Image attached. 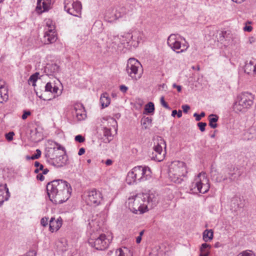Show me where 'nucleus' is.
I'll list each match as a JSON object with an SVG mask.
<instances>
[{
	"instance_id": "f257e3e1",
	"label": "nucleus",
	"mask_w": 256,
	"mask_h": 256,
	"mask_svg": "<svg viewBox=\"0 0 256 256\" xmlns=\"http://www.w3.org/2000/svg\"><path fill=\"white\" fill-rule=\"evenodd\" d=\"M46 190L50 200L55 204L66 202L70 195L68 183L60 180H54L48 183Z\"/></svg>"
},
{
	"instance_id": "f03ea898",
	"label": "nucleus",
	"mask_w": 256,
	"mask_h": 256,
	"mask_svg": "<svg viewBox=\"0 0 256 256\" xmlns=\"http://www.w3.org/2000/svg\"><path fill=\"white\" fill-rule=\"evenodd\" d=\"M186 173V166L182 162L174 161L169 166L168 177L174 183H181Z\"/></svg>"
},
{
	"instance_id": "7ed1b4c3",
	"label": "nucleus",
	"mask_w": 256,
	"mask_h": 256,
	"mask_svg": "<svg viewBox=\"0 0 256 256\" xmlns=\"http://www.w3.org/2000/svg\"><path fill=\"white\" fill-rule=\"evenodd\" d=\"M151 171L148 167L138 166L134 168L127 174L126 182L131 184L137 182L146 180L150 177Z\"/></svg>"
},
{
	"instance_id": "20e7f679",
	"label": "nucleus",
	"mask_w": 256,
	"mask_h": 256,
	"mask_svg": "<svg viewBox=\"0 0 256 256\" xmlns=\"http://www.w3.org/2000/svg\"><path fill=\"white\" fill-rule=\"evenodd\" d=\"M126 205L134 214H142L148 211L147 206L144 204V198L141 193L130 197L126 202Z\"/></svg>"
},
{
	"instance_id": "39448f33",
	"label": "nucleus",
	"mask_w": 256,
	"mask_h": 256,
	"mask_svg": "<svg viewBox=\"0 0 256 256\" xmlns=\"http://www.w3.org/2000/svg\"><path fill=\"white\" fill-rule=\"evenodd\" d=\"M60 85L61 84L58 80L53 82H48L45 86L44 91L40 95H38V92L36 94L40 98L44 100H50L62 94V90L59 88Z\"/></svg>"
},
{
	"instance_id": "423d86ee",
	"label": "nucleus",
	"mask_w": 256,
	"mask_h": 256,
	"mask_svg": "<svg viewBox=\"0 0 256 256\" xmlns=\"http://www.w3.org/2000/svg\"><path fill=\"white\" fill-rule=\"evenodd\" d=\"M210 188L209 180L204 172L200 173L194 178L191 185L192 192L204 194Z\"/></svg>"
},
{
	"instance_id": "0eeeda50",
	"label": "nucleus",
	"mask_w": 256,
	"mask_h": 256,
	"mask_svg": "<svg viewBox=\"0 0 256 256\" xmlns=\"http://www.w3.org/2000/svg\"><path fill=\"white\" fill-rule=\"evenodd\" d=\"M254 97L249 92H244L238 97V101L234 106V110L236 112H244L250 108L253 104Z\"/></svg>"
},
{
	"instance_id": "6e6552de",
	"label": "nucleus",
	"mask_w": 256,
	"mask_h": 256,
	"mask_svg": "<svg viewBox=\"0 0 256 256\" xmlns=\"http://www.w3.org/2000/svg\"><path fill=\"white\" fill-rule=\"evenodd\" d=\"M88 242L96 250H104L108 246L110 242L104 234L96 232L90 234Z\"/></svg>"
},
{
	"instance_id": "1a4fd4ad",
	"label": "nucleus",
	"mask_w": 256,
	"mask_h": 256,
	"mask_svg": "<svg viewBox=\"0 0 256 256\" xmlns=\"http://www.w3.org/2000/svg\"><path fill=\"white\" fill-rule=\"evenodd\" d=\"M126 71L132 80H137L140 78L142 74V66L140 63L134 58L128 59Z\"/></svg>"
},
{
	"instance_id": "9d476101",
	"label": "nucleus",
	"mask_w": 256,
	"mask_h": 256,
	"mask_svg": "<svg viewBox=\"0 0 256 256\" xmlns=\"http://www.w3.org/2000/svg\"><path fill=\"white\" fill-rule=\"evenodd\" d=\"M166 142L161 137L158 138L154 143V151L150 156V158L158 162L162 161L166 154Z\"/></svg>"
},
{
	"instance_id": "9b49d317",
	"label": "nucleus",
	"mask_w": 256,
	"mask_h": 256,
	"mask_svg": "<svg viewBox=\"0 0 256 256\" xmlns=\"http://www.w3.org/2000/svg\"><path fill=\"white\" fill-rule=\"evenodd\" d=\"M48 156L52 160V164L57 167L64 166L66 162L64 148L60 146L57 145V147L54 148L52 149V156L48 155Z\"/></svg>"
},
{
	"instance_id": "f8f14e48",
	"label": "nucleus",
	"mask_w": 256,
	"mask_h": 256,
	"mask_svg": "<svg viewBox=\"0 0 256 256\" xmlns=\"http://www.w3.org/2000/svg\"><path fill=\"white\" fill-rule=\"evenodd\" d=\"M144 198V202L147 206V210L155 207L158 203L160 197L158 194L154 191L148 190L141 193Z\"/></svg>"
},
{
	"instance_id": "ddd939ff",
	"label": "nucleus",
	"mask_w": 256,
	"mask_h": 256,
	"mask_svg": "<svg viewBox=\"0 0 256 256\" xmlns=\"http://www.w3.org/2000/svg\"><path fill=\"white\" fill-rule=\"evenodd\" d=\"M64 10L68 14L79 17L81 14L82 4L80 2L73 0H64Z\"/></svg>"
},
{
	"instance_id": "4468645a",
	"label": "nucleus",
	"mask_w": 256,
	"mask_h": 256,
	"mask_svg": "<svg viewBox=\"0 0 256 256\" xmlns=\"http://www.w3.org/2000/svg\"><path fill=\"white\" fill-rule=\"evenodd\" d=\"M102 198L103 196L102 192L99 190L94 189L88 192L86 202L89 205L97 206L100 204Z\"/></svg>"
},
{
	"instance_id": "2eb2a0df",
	"label": "nucleus",
	"mask_w": 256,
	"mask_h": 256,
	"mask_svg": "<svg viewBox=\"0 0 256 256\" xmlns=\"http://www.w3.org/2000/svg\"><path fill=\"white\" fill-rule=\"evenodd\" d=\"M55 27L52 26L51 29H48L45 32L44 36V42L45 44L53 43L57 40L56 34L54 31Z\"/></svg>"
},
{
	"instance_id": "dca6fc26",
	"label": "nucleus",
	"mask_w": 256,
	"mask_h": 256,
	"mask_svg": "<svg viewBox=\"0 0 256 256\" xmlns=\"http://www.w3.org/2000/svg\"><path fill=\"white\" fill-rule=\"evenodd\" d=\"M226 173L228 174V180L230 182L238 180L242 174L241 172L237 168H226Z\"/></svg>"
},
{
	"instance_id": "f3484780",
	"label": "nucleus",
	"mask_w": 256,
	"mask_h": 256,
	"mask_svg": "<svg viewBox=\"0 0 256 256\" xmlns=\"http://www.w3.org/2000/svg\"><path fill=\"white\" fill-rule=\"evenodd\" d=\"M50 8V3L48 0H37L36 10L38 14L48 10Z\"/></svg>"
},
{
	"instance_id": "a211bd4d",
	"label": "nucleus",
	"mask_w": 256,
	"mask_h": 256,
	"mask_svg": "<svg viewBox=\"0 0 256 256\" xmlns=\"http://www.w3.org/2000/svg\"><path fill=\"white\" fill-rule=\"evenodd\" d=\"M75 115L78 120H82L86 118V114L83 106L80 104H76L74 105Z\"/></svg>"
},
{
	"instance_id": "6ab92c4d",
	"label": "nucleus",
	"mask_w": 256,
	"mask_h": 256,
	"mask_svg": "<svg viewBox=\"0 0 256 256\" xmlns=\"http://www.w3.org/2000/svg\"><path fill=\"white\" fill-rule=\"evenodd\" d=\"M10 196L8 189L7 188L6 184H0V206L3 202L7 200Z\"/></svg>"
},
{
	"instance_id": "aec40b11",
	"label": "nucleus",
	"mask_w": 256,
	"mask_h": 256,
	"mask_svg": "<svg viewBox=\"0 0 256 256\" xmlns=\"http://www.w3.org/2000/svg\"><path fill=\"white\" fill-rule=\"evenodd\" d=\"M102 124L104 126L108 128H112L113 129L114 134H116L118 130V124L116 120L112 117H108L106 118H104Z\"/></svg>"
},
{
	"instance_id": "412c9836",
	"label": "nucleus",
	"mask_w": 256,
	"mask_h": 256,
	"mask_svg": "<svg viewBox=\"0 0 256 256\" xmlns=\"http://www.w3.org/2000/svg\"><path fill=\"white\" fill-rule=\"evenodd\" d=\"M211 177L213 180L218 182L228 180L226 175L224 176L223 172H218L216 170H212Z\"/></svg>"
},
{
	"instance_id": "4be33fe9",
	"label": "nucleus",
	"mask_w": 256,
	"mask_h": 256,
	"mask_svg": "<svg viewBox=\"0 0 256 256\" xmlns=\"http://www.w3.org/2000/svg\"><path fill=\"white\" fill-rule=\"evenodd\" d=\"M62 221L61 219L56 220L54 218H51L50 221V230L52 232L57 231L61 227Z\"/></svg>"
},
{
	"instance_id": "5701e85b",
	"label": "nucleus",
	"mask_w": 256,
	"mask_h": 256,
	"mask_svg": "<svg viewBox=\"0 0 256 256\" xmlns=\"http://www.w3.org/2000/svg\"><path fill=\"white\" fill-rule=\"evenodd\" d=\"M100 102L102 108L108 106L110 102V98L107 93H104L101 96Z\"/></svg>"
},
{
	"instance_id": "b1692460",
	"label": "nucleus",
	"mask_w": 256,
	"mask_h": 256,
	"mask_svg": "<svg viewBox=\"0 0 256 256\" xmlns=\"http://www.w3.org/2000/svg\"><path fill=\"white\" fill-rule=\"evenodd\" d=\"M210 248L211 246L210 244L206 243L202 244L200 248V256H208Z\"/></svg>"
},
{
	"instance_id": "393cba45",
	"label": "nucleus",
	"mask_w": 256,
	"mask_h": 256,
	"mask_svg": "<svg viewBox=\"0 0 256 256\" xmlns=\"http://www.w3.org/2000/svg\"><path fill=\"white\" fill-rule=\"evenodd\" d=\"M254 60L246 62L244 67V70L248 74H253L254 68Z\"/></svg>"
},
{
	"instance_id": "a878e982",
	"label": "nucleus",
	"mask_w": 256,
	"mask_h": 256,
	"mask_svg": "<svg viewBox=\"0 0 256 256\" xmlns=\"http://www.w3.org/2000/svg\"><path fill=\"white\" fill-rule=\"evenodd\" d=\"M112 132H114L112 128H108L107 126L104 127V136L106 137L108 142H110L112 138Z\"/></svg>"
},
{
	"instance_id": "bb28decb",
	"label": "nucleus",
	"mask_w": 256,
	"mask_h": 256,
	"mask_svg": "<svg viewBox=\"0 0 256 256\" xmlns=\"http://www.w3.org/2000/svg\"><path fill=\"white\" fill-rule=\"evenodd\" d=\"M218 117L214 114H211L209 116L208 120H209V125L212 128H214L217 127L216 122L218 120Z\"/></svg>"
},
{
	"instance_id": "cd10ccee",
	"label": "nucleus",
	"mask_w": 256,
	"mask_h": 256,
	"mask_svg": "<svg viewBox=\"0 0 256 256\" xmlns=\"http://www.w3.org/2000/svg\"><path fill=\"white\" fill-rule=\"evenodd\" d=\"M213 238V231L212 230H206L203 232V240L207 242Z\"/></svg>"
},
{
	"instance_id": "c85d7f7f",
	"label": "nucleus",
	"mask_w": 256,
	"mask_h": 256,
	"mask_svg": "<svg viewBox=\"0 0 256 256\" xmlns=\"http://www.w3.org/2000/svg\"><path fill=\"white\" fill-rule=\"evenodd\" d=\"M8 99V89L0 90V102H6Z\"/></svg>"
},
{
	"instance_id": "c756f323",
	"label": "nucleus",
	"mask_w": 256,
	"mask_h": 256,
	"mask_svg": "<svg viewBox=\"0 0 256 256\" xmlns=\"http://www.w3.org/2000/svg\"><path fill=\"white\" fill-rule=\"evenodd\" d=\"M152 119L151 118L146 117L143 118L142 119L141 123L142 127L144 129H147L148 127L151 124Z\"/></svg>"
},
{
	"instance_id": "7c9ffc66",
	"label": "nucleus",
	"mask_w": 256,
	"mask_h": 256,
	"mask_svg": "<svg viewBox=\"0 0 256 256\" xmlns=\"http://www.w3.org/2000/svg\"><path fill=\"white\" fill-rule=\"evenodd\" d=\"M144 110L146 114L153 113L154 110V104L152 102H149L146 105Z\"/></svg>"
},
{
	"instance_id": "2f4dec72",
	"label": "nucleus",
	"mask_w": 256,
	"mask_h": 256,
	"mask_svg": "<svg viewBox=\"0 0 256 256\" xmlns=\"http://www.w3.org/2000/svg\"><path fill=\"white\" fill-rule=\"evenodd\" d=\"M172 49L174 51H176L177 53H180V52H183L184 50H182L180 51H176L178 50L181 48V43L179 41L176 42L174 45H172L170 46ZM188 48V46L186 47L185 50Z\"/></svg>"
},
{
	"instance_id": "473e14b6",
	"label": "nucleus",
	"mask_w": 256,
	"mask_h": 256,
	"mask_svg": "<svg viewBox=\"0 0 256 256\" xmlns=\"http://www.w3.org/2000/svg\"><path fill=\"white\" fill-rule=\"evenodd\" d=\"M178 40H176V36L174 34H170L168 38V44L169 46L174 45Z\"/></svg>"
},
{
	"instance_id": "72a5a7b5",
	"label": "nucleus",
	"mask_w": 256,
	"mask_h": 256,
	"mask_svg": "<svg viewBox=\"0 0 256 256\" xmlns=\"http://www.w3.org/2000/svg\"><path fill=\"white\" fill-rule=\"evenodd\" d=\"M38 74L35 73L34 74L32 75L28 80V83L29 84H32L33 86H36V82L38 80Z\"/></svg>"
},
{
	"instance_id": "f704fd0d",
	"label": "nucleus",
	"mask_w": 256,
	"mask_h": 256,
	"mask_svg": "<svg viewBox=\"0 0 256 256\" xmlns=\"http://www.w3.org/2000/svg\"><path fill=\"white\" fill-rule=\"evenodd\" d=\"M50 70L51 72L54 73L58 70V66L56 64H52L48 65L46 68V70Z\"/></svg>"
},
{
	"instance_id": "c9c22d12",
	"label": "nucleus",
	"mask_w": 256,
	"mask_h": 256,
	"mask_svg": "<svg viewBox=\"0 0 256 256\" xmlns=\"http://www.w3.org/2000/svg\"><path fill=\"white\" fill-rule=\"evenodd\" d=\"M128 250L127 248H119L117 250V254L118 256H127V252Z\"/></svg>"
},
{
	"instance_id": "e433bc0d",
	"label": "nucleus",
	"mask_w": 256,
	"mask_h": 256,
	"mask_svg": "<svg viewBox=\"0 0 256 256\" xmlns=\"http://www.w3.org/2000/svg\"><path fill=\"white\" fill-rule=\"evenodd\" d=\"M41 155V152L40 150L37 149L36 150V154H33L31 157H27L28 159L35 160L38 158Z\"/></svg>"
},
{
	"instance_id": "4c0bfd02",
	"label": "nucleus",
	"mask_w": 256,
	"mask_h": 256,
	"mask_svg": "<svg viewBox=\"0 0 256 256\" xmlns=\"http://www.w3.org/2000/svg\"><path fill=\"white\" fill-rule=\"evenodd\" d=\"M205 113L204 112H202L200 114H198L196 113L194 114V116L196 118V121H200L202 117L204 116Z\"/></svg>"
},
{
	"instance_id": "58836bf2",
	"label": "nucleus",
	"mask_w": 256,
	"mask_h": 256,
	"mask_svg": "<svg viewBox=\"0 0 256 256\" xmlns=\"http://www.w3.org/2000/svg\"><path fill=\"white\" fill-rule=\"evenodd\" d=\"M160 104L165 108L168 110L170 109V107L168 106V104L165 102L164 96H162L160 98Z\"/></svg>"
},
{
	"instance_id": "ea45409f",
	"label": "nucleus",
	"mask_w": 256,
	"mask_h": 256,
	"mask_svg": "<svg viewBox=\"0 0 256 256\" xmlns=\"http://www.w3.org/2000/svg\"><path fill=\"white\" fill-rule=\"evenodd\" d=\"M198 126L201 132H204L205 130V127L206 126V122H200L198 124Z\"/></svg>"
},
{
	"instance_id": "a19ab883",
	"label": "nucleus",
	"mask_w": 256,
	"mask_h": 256,
	"mask_svg": "<svg viewBox=\"0 0 256 256\" xmlns=\"http://www.w3.org/2000/svg\"><path fill=\"white\" fill-rule=\"evenodd\" d=\"M75 140L79 142H83L84 141V138L81 135H78L75 137Z\"/></svg>"
},
{
	"instance_id": "79ce46f5",
	"label": "nucleus",
	"mask_w": 256,
	"mask_h": 256,
	"mask_svg": "<svg viewBox=\"0 0 256 256\" xmlns=\"http://www.w3.org/2000/svg\"><path fill=\"white\" fill-rule=\"evenodd\" d=\"M14 135V132H10L6 134V138L8 140L10 141L13 139V136Z\"/></svg>"
},
{
	"instance_id": "37998d69",
	"label": "nucleus",
	"mask_w": 256,
	"mask_h": 256,
	"mask_svg": "<svg viewBox=\"0 0 256 256\" xmlns=\"http://www.w3.org/2000/svg\"><path fill=\"white\" fill-rule=\"evenodd\" d=\"M48 218H43L40 220V224L42 226H46L48 224Z\"/></svg>"
},
{
	"instance_id": "c03bdc74",
	"label": "nucleus",
	"mask_w": 256,
	"mask_h": 256,
	"mask_svg": "<svg viewBox=\"0 0 256 256\" xmlns=\"http://www.w3.org/2000/svg\"><path fill=\"white\" fill-rule=\"evenodd\" d=\"M238 256H252V254L250 252H248L246 251L243 252L239 254Z\"/></svg>"
},
{
	"instance_id": "a18cd8bd",
	"label": "nucleus",
	"mask_w": 256,
	"mask_h": 256,
	"mask_svg": "<svg viewBox=\"0 0 256 256\" xmlns=\"http://www.w3.org/2000/svg\"><path fill=\"white\" fill-rule=\"evenodd\" d=\"M46 26L48 28V29H51L52 26H54L52 22L50 20H48L46 22Z\"/></svg>"
},
{
	"instance_id": "49530a36",
	"label": "nucleus",
	"mask_w": 256,
	"mask_h": 256,
	"mask_svg": "<svg viewBox=\"0 0 256 256\" xmlns=\"http://www.w3.org/2000/svg\"><path fill=\"white\" fill-rule=\"evenodd\" d=\"M30 114V112L29 111H24L23 114L22 115V118L23 120H26L28 116Z\"/></svg>"
},
{
	"instance_id": "de8ad7c7",
	"label": "nucleus",
	"mask_w": 256,
	"mask_h": 256,
	"mask_svg": "<svg viewBox=\"0 0 256 256\" xmlns=\"http://www.w3.org/2000/svg\"><path fill=\"white\" fill-rule=\"evenodd\" d=\"M1 89H8L6 86L5 82L2 80H0V90Z\"/></svg>"
},
{
	"instance_id": "09e8293b",
	"label": "nucleus",
	"mask_w": 256,
	"mask_h": 256,
	"mask_svg": "<svg viewBox=\"0 0 256 256\" xmlns=\"http://www.w3.org/2000/svg\"><path fill=\"white\" fill-rule=\"evenodd\" d=\"M182 108L184 112L186 113L190 109V107L188 105H183L182 106Z\"/></svg>"
},
{
	"instance_id": "8fccbe9b",
	"label": "nucleus",
	"mask_w": 256,
	"mask_h": 256,
	"mask_svg": "<svg viewBox=\"0 0 256 256\" xmlns=\"http://www.w3.org/2000/svg\"><path fill=\"white\" fill-rule=\"evenodd\" d=\"M26 256H36V252L35 250H31L28 252Z\"/></svg>"
},
{
	"instance_id": "3c124183",
	"label": "nucleus",
	"mask_w": 256,
	"mask_h": 256,
	"mask_svg": "<svg viewBox=\"0 0 256 256\" xmlns=\"http://www.w3.org/2000/svg\"><path fill=\"white\" fill-rule=\"evenodd\" d=\"M252 30V26H246L244 28V31H247V32H250Z\"/></svg>"
},
{
	"instance_id": "603ef678",
	"label": "nucleus",
	"mask_w": 256,
	"mask_h": 256,
	"mask_svg": "<svg viewBox=\"0 0 256 256\" xmlns=\"http://www.w3.org/2000/svg\"><path fill=\"white\" fill-rule=\"evenodd\" d=\"M36 178L38 180H40V181H42L44 180V176H43L42 174H39L37 175Z\"/></svg>"
},
{
	"instance_id": "864d4df0",
	"label": "nucleus",
	"mask_w": 256,
	"mask_h": 256,
	"mask_svg": "<svg viewBox=\"0 0 256 256\" xmlns=\"http://www.w3.org/2000/svg\"><path fill=\"white\" fill-rule=\"evenodd\" d=\"M255 42H256V38L254 37L251 36V37L249 38L248 42L250 44H252L254 43Z\"/></svg>"
},
{
	"instance_id": "5fc2aeb1",
	"label": "nucleus",
	"mask_w": 256,
	"mask_h": 256,
	"mask_svg": "<svg viewBox=\"0 0 256 256\" xmlns=\"http://www.w3.org/2000/svg\"><path fill=\"white\" fill-rule=\"evenodd\" d=\"M173 87L176 88L178 92H181L182 88L180 86H178L176 84H173Z\"/></svg>"
},
{
	"instance_id": "6e6d98bb",
	"label": "nucleus",
	"mask_w": 256,
	"mask_h": 256,
	"mask_svg": "<svg viewBox=\"0 0 256 256\" xmlns=\"http://www.w3.org/2000/svg\"><path fill=\"white\" fill-rule=\"evenodd\" d=\"M120 90L121 91L124 92L127 90L128 88L126 86L122 85L120 86Z\"/></svg>"
},
{
	"instance_id": "4d7b16f0",
	"label": "nucleus",
	"mask_w": 256,
	"mask_h": 256,
	"mask_svg": "<svg viewBox=\"0 0 256 256\" xmlns=\"http://www.w3.org/2000/svg\"><path fill=\"white\" fill-rule=\"evenodd\" d=\"M85 152V150L84 148H80L78 151V154L80 156L83 154Z\"/></svg>"
},
{
	"instance_id": "13d9d810",
	"label": "nucleus",
	"mask_w": 256,
	"mask_h": 256,
	"mask_svg": "<svg viewBox=\"0 0 256 256\" xmlns=\"http://www.w3.org/2000/svg\"><path fill=\"white\" fill-rule=\"evenodd\" d=\"M141 240H142V237L140 236H138L136 238V243L138 244H139L140 242H141Z\"/></svg>"
},
{
	"instance_id": "bf43d9fd",
	"label": "nucleus",
	"mask_w": 256,
	"mask_h": 256,
	"mask_svg": "<svg viewBox=\"0 0 256 256\" xmlns=\"http://www.w3.org/2000/svg\"><path fill=\"white\" fill-rule=\"evenodd\" d=\"M177 116L178 118H181L182 116V112L180 110H179L177 112Z\"/></svg>"
},
{
	"instance_id": "052dcab7",
	"label": "nucleus",
	"mask_w": 256,
	"mask_h": 256,
	"mask_svg": "<svg viewBox=\"0 0 256 256\" xmlns=\"http://www.w3.org/2000/svg\"><path fill=\"white\" fill-rule=\"evenodd\" d=\"M49 170L48 169V168H44L42 170V174H48V172Z\"/></svg>"
},
{
	"instance_id": "680f3d73",
	"label": "nucleus",
	"mask_w": 256,
	"mask_h": 256,
	"mask_svg": "<svg viewBox=\"0 0 256 256\" xmlns=\"http://www.w3.org/2000/svg\"><path fill=\"white\" fill-rule=\"evenodd\" d=\"M234 2H235L236 3H238V4H240L242 2H244V1H245L246 0H232Z\"/></svg>"
},
{
	"instance_id": "e2e57ef3",
	"label": "nucleus",
	"mask_w": 256,
	"mask_h": 256,
	"mask_svg": "<svg viewBox=\"0 0 256 256\" xmlns=\"http://www.w3.org/2000/svg\"><path fill=\"white\" fill-rule=\"evenodd\" d=\"M40 165H41V164H40L39 162H37V161H36V162H34V166H35L36 168H38V167H39Z\"/></svg>"
},
{
	"instance_id": "0e129e2a",
	"label": "nucleus",
	"mask_w": 256,
	"mask_h": 256,
	"mask_svg": "<svg viewBox=\"0 0 256 256\" xmlns=\"http://www.w3.org/2000/svg\"><path fill=\"white\" fill-rule=\"evenodd\" d=\"M106 164V165H110L112 164V161L110 160H107Z\"/></svg>"
},
{
	"instance_id": "69168bd1",
	"label": "nucleus",
	"mask_w": 256,
	"mask_h": 256,
	"mask_svg": "<svg viewBox=\"0 0 256 256\" xmlns=\"http://www.w3.org/2000/svg\"><path fill=\"white\" fill-rule=\"evenodd\" d=\"M254 68L253 74L256 75V60H254Z\"/></svg>"
},
{
	"instance_id": "338daca9",
	"label": "nucleus",
	"mask_w": 256,
	"mask_h": 256,
	"mask_svg": "<svg viewBox=\"0 0 256 256\" xmlns=\"http://www.w3.org/2000/svg\"><path fill=\"white\" fill-rule=\"evenodd\" d=\"M177 111L176 110H174L172 112V116L174 117L176 116V114H177Z\"/></svg>"
},
{
	"instance_id": "774afa93",
	"label": "nucleus",
	"mask_w": 256,
	"mask_h": 256,
	"mask_svg": "<svg viewBox=\"0 0 256 256\" xmlns=\"http://www.w3.org/2000/svg\"><path fill=\"white\" fill-rule=\"evenodd\" d=\"M238 198H234L232 200V202H234V204L236 202H238Z\"/></svg>"
}]
</instances>
